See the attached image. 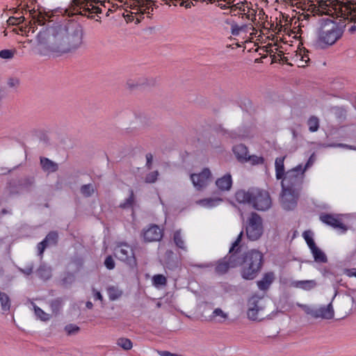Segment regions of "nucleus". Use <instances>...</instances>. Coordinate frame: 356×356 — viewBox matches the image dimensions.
I'll use <instances>...</instances> for the list:
<instances>
[{"label": "nucleus", "instance_id": "f257e3e1", "mask_svg": "<svg viewBox=\"0 0 356 356\" xmlns=\"http://www.w3.org/2000/svg\"><path fill=\"white\" fill-rule=\"evenodd\" d=\"M83 35V30L79 26L71 29L61 26L51 28L48 34L49 48L54 52H71L82 45Z\"/></svg>", "mask_w": 356, "mask_h": 356}, {"label": "nucleus", "instance_id": "f03ea898", "mask_svg": "<svg viewBox=\"0 0 356 356\" xmlns=\"http://www.w3.org/2000/svg\"><path fill=\"white\" fill-rule=\"evenodd\" d=\"M308 3V10L314 15H335L337 17L351 19L356 16V3L353 1L314 0Z\"/></svg>", "mask_w": 356, "mask_h": 356}, {"label": "nucleus", "instance_id": "7ed1b4c3", "mask_svg": "<svg viewBox=\"0 0 356 356\" xmlns=\"http://www.w3.org/2000/svg\"><path fill=\"white\" fill-rule=\"evenodd\" d=\"M238 261L242 277L245 280H253L261 269L263 254L258 250H252L243 254H238Z\"/></svg>", "mask_w": 356, "mask_h": 356}, {"label": "nucleus", "instance_id": "20e7f679", "mask_svg": "<svg viewBox=\"0 0 356 356\" xmlns=\"http://www.w3.org/2000/svg\"><path fill=\"white\" fill-rule=\"evenodd\" d=\"M271 302L262 296H252L247 302V316L250 321H261L267 317L270 312Z\"/></svg>", "mask_w": 356, "mask_h": 356}, {"label": "nucleus", "instance_id": "39448f33", "mask_svg": "<svg viewBox=\"0 0 356 356\" xmlns=\"http://www.w3.org/2000/svg\"><path fill=\"white\" fill-rule=\"evenodd\" d=\"M342 35L341 29L332 20L325 22L320 27L316 38V45L321 48L334 44Z\"/></svg>", "mask_w": 356, "mask_h": 356}, {"label": "nucleus", "instance_id": "423d86ee", "mask_svg": "<svg viewBox=\"0 0 356 356\" xmlns=\"http://www.w3.org/2000/svg\"><path fill=\"white\" fill-rule=\"evenodd\" d=\"M243 200L250 204L259 211H265L271 206V198L268 191L260 189H252L243 195Z\"/></svg>", "mask_w": 356, "mask_h": 356}, {"label": "nucleus", "instance_id": "0eeeda50", "mask_svg": "<svg viewBox=\"0 0 356 356\" xmlns=\"http://www.w3.org/2000/svg\"><path fill=\"white\" fill-rule=\"evenodd\" d=\"M245 232L251 241L258 240L263 234L262 219L259 215L253 212L247 220Z\"/></svg>", "mask_w": 356, "mask_h": 356}, {"label": "nucleus", "instance_id": "6e6552de", "mask_svg": "<svg viewBox=\"0 0 356 356\" xmlns=\"http://www.w3.org/2000/svg\"><path fill=\"white\" fill-rule=\"evenodd\" d=\"M305 172V168L300 165L286 172L281 179L282 188L292 190V187L301 184Z\"/></svg>", "mask_w": 356, "mask_h": 356}, {"label": "nucleus", "instance_id": "1a4fd4ad", "mask_svg": "<svg viewBox=\"0 0 356 356\" xmlns=\"http://www.w3.org/2000/svg\"><path fill=\"white\" fill-rule=\"evenodd\" d=\"M334 305L337 316L342 318L351 314L355 306V300L353 296L346 294L337 298Z\"/></svg>", "mask_w": 356, "mask_h": 356}, {"label": "nucleus", "instance_id": "9d476101", "mask_svg": "<svg viewBox=\"0 0 356 356\" xmlns=\"http://www.w3.org/2000/svg\"><path fill=\"white\" fill-rule=\"evenodd\" d=\"M238 254L232 253L222 259L218 261L215 267V272L219 275H222L228 272L230 268L238 266Z\"/></svg>", "mask_w": 356, "mask_h": 356}, {"label": "nucleus", "instance_id": "9b49d317", "mask_svg": "<svg viewBox=\"0 0 356 356\" xmlns=\"http://www.w3.org/2000/svg\"><path fill=\"white\" fill-rule=\"evenodd\" d=\"M302 236L309 246L314 260L319 263H326L327 258L325 254L316 245L312 238V232L309 230L305 231L302 234Z\"/></svg>", "mask_w": 356, "mask_h": 356}, {"label": "nucleus", "instance_id": "f8f14e48", "mask_svg": "<svg viewBox=\"0 0 356 356\" xmlns=\"http://www.w3.org/2000/svg\"><path fill=\"white\" fill-rule=\"evenodd\" d=\"M213 178L212 173L209 168H205L198 173H193L191 179L197 189H202L207 186Z\"/></svg>", "mask_w": 356, "mask_h": 356}, {"label": "nucleus", "instance_id": "ddd939ff", "mask_svg": "<svg viewBox=\"0 0 356 356\" xmlns=\"http://www.w3.org/2000/svg\"><path fill=\"white\" fill-rule=\"evenodd\" d=\"M163 235V230L156 225H151L147 229H144L142 233L143 240L146 243L159 241Z\"/></svg>", "mask_w": 356, "mask_h": 356}, {"label": "nucleus", "instance_id": "4468645a", "mask_svg": "<svg viewBox=\"0 0 356 356\" xmlns=\"http://www.w3.org/2000/svg\"><path fill=\"white\" fill-rule=\"evenodd\" d=\"M298 193L291 189L283 188L282 193V207L286 210L293 209L297 204Z\"/></svg>", "mask_w": 356, "mask_h": 356}, {"label": "nucleus", "instance_id": "2eb2a0df", "mask_svg": "<svg viewBox=\"0 0 356 356\" xmlns=\"http://www.w3.org/2000/svg\"><path fill=\"white\" fill-rule=\"evenodd\" d=\"M229 319V312L220 307L214 308L207 317L208 321L216 323H224Z\"/></svg>", "mask_w": 356, "mask_h": 356}, {"label": "nucleus", "instance_id": "dca6fc26", "mask_svg": "<svg viewBox=\"0 0 356 356\" xmlns=\"http://www.w3.org/2000/svg\"><path fill=\"white\" fill-rule=\"evenodd\" d=\"M309 61L308 51L305 49H300L295 52L291 57V63H288L291 65H296L298 67H305Z\"/></svg>", "mask_w": 356, "mask_h": 356}, {"label": "nucleus", "instance_id": "f3484780", "mask_svg": "<svg viewBox=\"0 0 356 356\" xmlns=\"http://www.w3.org/2000/svg\"><path fill=\"white\" fill-rule=\"evenodd\" d=\"M115 257L121 261H127L129 259L134 257V254L130 245L120 243L115 250Z\"/></svg>", "mask_w": 356, "mask_h": 356}, {"label": "nucleus", "instance_id": "a211bd4d", "mask_svg": "<svg viewBox=\"0 0 356 356\" xmlns=\"http://www.w3.org/2000/svg\"><path fill=\"white\" fill-rule=\"evenodd\" d=\"M321 220L325 224L332 226L334 228L339 229L343 231L347 229L346 226L338 218L330 215L325 214L321 216Z\"/></svg>", "mask_w": 356, "mask_h": 356}, {"label": "nucleus", "instance_id": "6ab92c4d", "mask_svg": "<svg viewBox=\"0 0 356 356\" xmlns=\"http://www.w3.org/2000/svg\"><path fill=\"white\" fill-rule=\"evenodd\" d=\"M291 286L302 291H309L314 289L317 284L314 280L294 281L291 284Z\"/></svg>", "mask_w": 356, "mask_h": 356}, {"label": "nucleus", "instance_id": "aec40b11", "mask_svg": "<svg viewBox=\"0 0 356 356\" xmlns=\"http://www.w3.org/2000/svg\"><path fill=\"white\" fill-rule=\"evenodd\" d=\"M222 202V198L220 197H213L197 200L196 203L202 207L211 209L219 206Z\"/></svg>", "mask_w": 356, "mask_h": 356}, {"label": "nucleus", "instance_id": "412c9836", "mask_svg": "<svg viewBox=\"0 0 356 356\" xmlns=\"http://www.w3.org/2000/svg\"><path fill=\"white\" fill-rule=\"evenodd\" d=\"M216 185L222 191H229L232 185V179L230 174H226L220 178L217 179Z\"/></svg>", "mask_w": 356, "mask_h": 356}, {"label": "nucleus", "instance_id": "4be33fe9", "mask_svg": "<svg viewBox=\"0 0 356 356\" xmlns=\"http://www.w3.org/2000/svg\"><path fill=\"white\" fill-rule=\"evenodd\" d=\"M334 311L332 303L327 306L321 307L315 312V317H321L322 318L330 319L334 317Z\"/></svg>", "mask_w": 356, "mask_h": 356}, {"label": "nucleus", "instance_id": "5701e85b", "mask_svg": "<svg viewBox=\"0 0 356 356\" xmlns=\"http://www.w3.org/2000/svg\"><path fill=\"white\" fill-rule=\"evenodd\" d=\"M234 153L236 159L241 162H247V158L249 155L246 146L239 144L234 147Z\"/></svg>", "mask_w": 356, "mask_h": 356}, {"label": "nucleus", "instance_id": "b1692460", "mask_svg": "<svg viewBox=\"0 0 356 356\" xmlns=\"http://www.w3.org/2000/svg\"><path fill=\"white\" fill-rule=\"evenodd\" d=\"M275 276L273 273H267L264 275L262 278L257 282V286L261 290H266L273 283Z\"/></svg>", "mask_w": 356, "mask_h": 356}, {"label": "nucleus", "instance_id": "393cba45", "mask_svg": "<svg viewBox=\"0 0 356 356\" xmlns=\"http://www.w3.org/2000/svg\"><path fill=\"white\" fill-rule=\"evenodd\" d=\"M285 156L277 158L275 160V171L277 179H281L284 175V162Z\"/></svg>", "mask_w": 356, "mask_h": 356}, {"label": "nucleus", "instance_id": "a878e982", "mask_svg": "<svg viewBox=\"0 0 356 356\" xmlns=\"http://www.w3.org/2000/svg\"><path fill=\"white\" fill-rule=\"evenodd\" d=\"M40 163L43 170L45 171L52 172L56 171L58 169L57 164L47 158H41Z\"/></svg>", "mask_w": 356, "mask_h": 356}, {"label": "nucleus", "instance_id": "bb28decb", "mask_svg": "<svg viewBox=\"0 0 356 356\" xmlns=\"http://www.w3.org/2000/svg\"><path fill=\"white\" fill-rule=\"evenodd\" d=\"M152 284L156 287L165 286L167 284V278L165 276L161 274L154 275L152 277Z\"/></svg>", "mask_w": 356, "mask_h": 356}, {"label": "nucleus", "instance_id": "cd10ccee", "mask_svg": "<svg viewBox=\"0 0 356 356\" xmlns=\"http://www.w3.org/2000/svg\"><path fill=\"white\" fill-rule=\"evenodd\" d=\"M34 313L37 316L38 318H40L42 321H49L51 316L49 314H47L44 312L42 309H40L37 305L33 304Z\"/></svg>", "mask_w": 356, "mask_h": 356}, {"label": "nucleus", "instance_id": "c85d7f7f", "mask_svg": "<svg viewBox=\"0 0 356 356\" xmlns=\"http://www.w3.org/2000/svg\"><path fill=\"white\" fill-rule=\"evenodd\" d=\"M309 130L311 132H316L319 128V120L316 116H311L307 120Z\"/></svg>", "mask_w": 356, "mask_h": 356}, {"label": "nucleus", "instance_id": "c756f323", "mask_svg": "<svg viewBox=\"0 0 356 356\" xmlns=\"http://www.w3.org/2000/svg\"><path fill=\"white\" fill-rule=\"evenodd\" d=\"M0 302L3 311H9L10 308V298L7 294L0 292Z\"/></svg>", "mask_w": 356, "mask_h": 356}, {"label": "nucleus", "instance_id": "7c9ffc66", "mask_svg": "<svg viewBox=\"0 0 356 356\" xmlns=\"http://www.w3.org/2000/svg\"><path fill=\"white\" fill-rule=\"evenodd\" d=\"M173 238L175 243L179 248L181 249L186 248L184 237L180 231H177L174 233Z\"/></svg>", "mask_w": 356, "mask_h": 356}, {"label": "nucleus", "instance_id": "2f4dec72", "mask_svg": "<svg viewBox=\"0 0 356 356\" xmlns=\"http://www.w3.org/2000/svg\"><path fill=\"white\" fill-rule=\"evenodd\" d=\"M117 344L125 350H131L133 347L131 341L127 338L118 339Z\"/></svg>", "mask_w": 356, "mask_h": 356}, {"label": "nucleus", "instance_id": "473e14b6", "mask_svg": "<svg viewBox=\"0 0 356 356\" xmlns=\"http://www.w3.org/2000/svg\"><path fill=\"white\" fill-rule=\"evenodd\" d=\"M38 276L42 280H47L51 276V270L44 266H40L37 270Z\"/></svg>", "mask_w": 356, "mask_h": 356}, {"label": "nucleus", "instance_id": "72a5a7b5", "mask_svg": "<svg viewBox=\"0 0 356 356\" xmlns=\"http://www.w3.org/2000/svg\"><path fill=\"white\" fill-rule=\"evenodd\" d=\"M140 12L143 13L146 9H149L153 5V1L151 0H136Z\"/></svg>", "mask_w": 356, "mask_h": 356}, {"label": "nucleus", "instance_id": "f704fd0d", "mask_svg": "<svg viewBox=\"0 0 356 356\" xmlns=\"http://www.w3.org/2000/svg\"><path fill=\"white\" fill-rule=\"evenodd\" d=\"M243 237V232L238 235L236 241L232 243L231 248L229 249V252L238 254L237 252L240 249V243L242 241Z\"/></svg>", "mask_w": 356, "mask_h": 356}, {"label": "nucleus", "instance_id": "c9c22d12", "mask_svg": "<svg viewBox=\"0 0 356 356\" xmlns=\"http://www.w3.org/2000/svg\"><path fill=\"white\" fill-rule=\"evenodd\" d=\"M243 237V232L238 235L236 241L232 243L231 248L229 249V252L238 254L237 252L240 249V243L242 241Z\"/></svg>", "mask_w": 356, "mask_h": 356}, {"label": "nucleus", "instance_id": "e433bc0d", "mask_svg": "<svg viewBox=\"0 0 356 356\" xmlns=\"http://www.w3.org/2000/svg\"><path fill=\"white\" fill-rule=\"evenodd\" d=\"M81 191L85 197H89L94 193L95 188L92 184H86L82 186Z\"/></svg>", "mask_w": 356, "mask_h": 356}, {"label": "nucleus", "instance_id": "4c0bfd02", "mask_svg": "<svg viewBox=\"0 0 356 356\" xmlns=\"http://www.w3.org/2000/svg\"><path fill=\"white\" fill-rule=\"evenodd\" d=\"M250 162L252 165H258V164H262L264 161V159L261 156H258L256 155H248L247 158V162Z\"/></svg>", "mask_w": 356, "mask_h": 356}, {"label": "nucleus", "instance_id": "58836bf2", "mask_svg": "<svg viewBox=\"0 0 356 356\" xmlns=\"http://www.w3.org/2000/svg\"><path fill=\"white\" fill-rule=\"evenodd\" d=\"M79 327L74 324H70L65 327V330L67 335L76 334L79 331Z\"/></svg>", "mask_w": 356, "mask_h": 356}, {"label": "nucleus", "instance_id": "ea45409f", "mask_svg": "<svg viewBox=\"0 0 356 356\" xmlns=\"http://www.w3.org/2000/svg\"><path fill=\"white\" fill-rule=\"evenodd\" d=\"M24 17H10L8 19V23L10 25H18L22 24L24 21Z\"/></svg>", "mask_w": 356, "mask_h": 356}, {"label": "nucleus", "instance_id": "a19ab883", "mask_svg": "<svg viewBox=\"0 0 356 356\" xmlns=\"http://www.w3.org/2000/svg\"><path fill=\"white\" fill-rule=\"evenodd\" d=\"M58 239V234L56 232H50L47 235V236L44 238V241L49 243H56Z\"/></svg>", "mask_w": 356, "mask_h": 356}, {"label": "nucleus", "instance_id": "79ce46f5", "mask_svg": "<svg viewBox=\"0 0 356 356\" xmlns=\"http://www.w3.org/2000/svg\"><path fill=\"white\" fill-rule=\"evenodd\" d=\"M45 17L41 13H38L37 16H33L32 22L34 24L43 25L44 24Z\"/></svg>", "mask_w": 356, "mask_h": 356}, {"label": "nucleus", "instance_id": "37998d69", "mask_svg": "<svg viewBox=\"0 0 356 356\" xmlns=\"http://www.w3.org/2000/svg\"><path fill=\"white\" fill-rule=\"evenodd\" d=\"M50 307L54 314H57L60 309V302L59 300H54L50 303Z\"/></svg>", "mask_w": 356, "mask_h": 356}, {"label": "nucleus", "instance_id": "c03bdc74", "mask_svg": "<svg viewBox=\"0 0 356 356\" xmlns=\"http://www.w3.org/2000/svg\"><path fill=\"white\" fill-rule=\"evenodd\" d=\"M14 56V51L10 49H4L0 51V57L3 59L12 58Z\"/></svg>", "mask_w": 356, "mask_h": 356}, {"label": "nucleus", "instance_id": "a18cd8bd", "mask_svg": "<svg viewBox=\"0 0 356 356\" xmlns=\"http://www.w3.org/2000/svg\"><path fill=\"white\" fill-rule=\"evenodd\" d=\"M104 265L108 270H112L115 268V261L113 258L109 255L108 256L105 261H104Z\"/></svg>", "mask_w": 356, "mask_h": 356}, {"label": "nucleus", "instance_id": "49530a36", "mask_svg": "<svg viewBox=\"0 0 356 356\" xmlns=\"http://www.w3.org/2000/svg\"><path fill=\"white\" fill-rule=\"evenodd\" d=\"M166 4L169 6H184V3H187L189 0H163Z\"/></svg>", "mask_w": 356, "mask_h": 356}, {"label": "nucleus", "instance_id": "de8ad7c7", "mask_svg": "<svg viewBox=\"0 0 356 356\" xmlns=\"http://www.w3.org/2000/svg\"><path fill=\"white\" fill-rule=\"evenodd\" d=\"M248 28V26H238L237 25H233L232 26V33L234 35H238L241 31H245Z\"/></svg>", "mask_w": 356, "mask_h": 356}, {"label": "nucleus", "instance_id": "09e8293b", "mask_svg": "<svg viewBox=\"0 0 356 356\" xmlns=\"http://www.w3.org/2000/svg\"><path fill=\"white\" fill-rule=\"evenodd\" d=\"M347 20L350 21L352 24L348 27V32L350 34H353L356 33V16L353 17V19H346Z\"/></svg>", "mask_w": 356, "mask_h": 356}, {"label": "nucleus", "instance_id": "8fccbe9b", "mask_svg": "<svg viewBox=\"0 0 356 356\" xmlns=\"http://www.w3.org/2000/svg\"><path fill=\"white\" fill-rule=\"evenodd\" d=\"M108 296L111 300H115L119 298L120 293L117 292L114 289L111 288L108 289Z\"/></svg>", "mask_w": 356, "mask_h": 356}, {"label": "nucleus", "instance_id": "3c124183", "mask_svg": "<svg viewBox=\"0 0 356 356\" xmlns=\"http://www.w3.org/2000/svg\"><path fill=\"white\" fill-rule=\"evenodd\" d=\"M157 176H158L157 172H151L147 175L146 181L149 183L154 182L156 180Z\"/></svg>", "mask_w": 356, "mask_h": 356}, {"label": "nucleus", "instance_id": "603ef678", "mask_svg": "<svg viewBox=\"0 0 356 356\" xmlns=\"http://www.w3.org/2000/svg\"><path fill=\"white\" fill-rule=\"evenodd\" d=\"M47 243L43 240L42 242H40L38 245V250L39 251V254L40 255H42L47 245Z\"/></svg>", "mask_w": 356, "mask_h": 356}, {"label": "nucleus", "instance_id": "864d4df0", "mask_svg": "<svg viewBox=\"0 0 356 356\" xmlns=\"http://www.w3.org/2000/svg\"><path fill=\"white\" fill-rule=\"evenodd\" d=\"M344 274L348 277H355L356 278V268L346 269Z\"/></svg>", "mask_w": 356, "mask_h": 356}, {"label": "nucleus", "instance_id": "5fc2aeb1", "mask_svg": "<svg viewBox=\"0 0 356 356\" xmlns=\"http://www.w3.org/2000/svg\"><path fill=\"white\" fill-rule=\"evenodd\" d=\"M211 3H216L220 8H228L225 3H223L222 0H209Z\"/></svg>", "mask_w": 356, "mask_h": 356}, {"label": "nucleus", "instance_id": "6e6d98bb", "mask_svg": "<svg viewBox=\"0 0 356 356\" xmlns=\"http://www.w3.org/2000/svg\"><path fill=\"white\" fill-rule=\"evenodd\" d=\"M243 16H245L246 19L254 21L255 19V12L254 10H252L251 12L248 11V13H243Z\"/></svg>", "mask_w": 356, "mask_h": 356}, {"label": "nucleus", "instance_id": "4d7b16f0", "mask_svg": "<svg viewBox=\"0 0 356 356\" xmlns=\"http://www.w3.org/2000/svg\"><path fill=\"white\" fill-rule=\"evenodd\" d=\"M147 163L146 165L148 169L152 168V164L153 161V155L151 153H149L146 155Z\"/></svg>", "mask_w": 356, "mask_h": 356}, {"label": "nucleus", "instance_id": "13d9d810", "mask_svg": "<svg viewBox=\"0 0 356 356\" xmlns=\"http://www.w3.org/2000/svg\"><path fill=\"white\" fill-rule=\"evenodd\" d=\"M92 292H93V296L95 297V299L97 300H100L101 302L103 301V297L101 294V293L97 290H95V289H92Z\"/></svg>", "mask_w": 356, "mask_h": 356}, {"label": "nucleus", "instance_id": "bf43d9fd", "mask_svg": "<svg viewBox=\"0 0 356 356\" xmlns=\"http://www.w3.org/2000/svg\"><path fill=\"white\" fill-rule=\"evenodd\" d=\"M86 0H75V1H77L78 3L81 4V8H83L85 9L90 10V8L88 6V2H85Z\"/></svg>", "mask_w": 356, "mask_h": 356}, {"label": "nucleus", "instance_id": "052dcab7", "mask_svg": "<svg viewBox=\"0 0 356 356\" xmlns=\"http://www.w3.org/2000/svg\"><path fill=\"white\" fill-rule=\"evenodd\" d=\"M330 147H344V148H348V149H353L350 146L342 143H337V144H332L330 145Z\"/></svg>", "mask_w": 356, "mask_h": 356}, {"label": "nucleus", "instance_id": "680f3d73", "mask_svg": "<svg viewBox=\"0 0 356 356\" xmlns=\"http://www.w3.org/2000/svg\"><path fill=\"white\" fill-rule=\"evenodd\" d=\"M314 161V155H312L309 157L307 163H306L305 166L303 168H305V170H306L308 167H309L310 165H312L313 164Z\"/></svg>", "mask_w": 356, "mask_h": 356}, {"label": "nucleus", "instance_id": "e2e57ef3", "mask_svg": "<svg viewBox=\"0 0 356 356\" xmlns=\"http://www.w3.org/2000/svg\"><path fill=\"white\" fill-rule=\"evenodd\" d=\"M299 307H300L306 313H312V310L309 306L305 305H299Z\"/></svg>", "mask_w": 356, "mask_h": 356}, {"label": "nucleus", "instance_id": "0e129e2a", "mask_svg": "<svg viewBox=\"0 0 356 356\" xmlns=\"http://www.w3.org/2000/svg\"><path fill=\"white\" fill-rule=\"evenodd\" d=\"M223 3H225L227 6V7H233V3H234L235 0H222Z\"/></svg>", "mask_w": 356, "mask_h": 356}, {"label": "nucleus", "instance_id": "69168bd1", "mask_svg": "<svg viewBox=\"0 0 356 356\" xmlns=\"http://www.w3.org/2000/svg\"><path fill=\"white\" fill-rule=\"evenodd\" d=\"M277 56L280 58V59L283 60H284L286 62L288 63V58L284 56L282 51H280V53L277 54Z\"/></svg>", "mask_w": 356, "mask_h": 356}, {"label": "nucleus", "instance_id": "338daca9", "mask_svg": "<svg viewBox=\"0 0 356 356\" xmlns=\"http://www.w3.org/2000/svg\"><path fill=\"white\" fill-rule=\"evenodd\" d=\"M92 307H93V305H92V303L90 301H88V302H86V307H87L88 309H92Z\"/></svg>", "mask_w": 356, "mask_h": 356}, {"label": "nucleus", "instance_id": "774afa93", "mask_svg": "<svg viewBox=\"0 0 356 356\" xmlns=\"http://www.w3.org/2000/svg\"><path fill=\"white\" fill-rule=\"evenodd\" d=\"M91 10H92V13H97L99 12V10H98L99 8L97 7H95V6H92Z\"/></svg>", "mask_w": 356, "mask_h": 356}]
</instances>
